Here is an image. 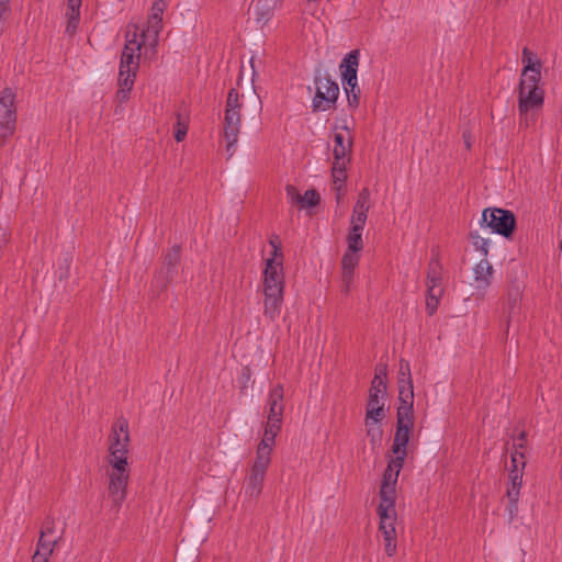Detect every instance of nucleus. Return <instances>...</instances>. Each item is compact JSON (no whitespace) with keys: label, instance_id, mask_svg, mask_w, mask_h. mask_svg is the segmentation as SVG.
I'll list each match as a JSON object with an SVG mask.
<instances>
[{"label":"nucleus","instance_id":"21","mask_svg":"<svg viewBox=\"0 0 562 562\" xmlns=\"http://www.w3.org/2000/svg\"><path fill=\"white\" fill-rule=\"evenodd\" d=\"M474 285L479 290L486 289L491 284L493 267L485 258H481L473 268Z\"/></svg>","mask_w":562,"mask_h":562},{"label":"nucleus","instance_id":"32","mask_svg":"<svg viewBox=\"0 0 562 562\" xmlns=\"http://www.w3.org/2000/svg\"><path fill=\"white\" fill-rule=\"evenodd\" d=\"M355 284V271L341 270V292L347 295Z\"/></svg>","mask_w":562,"mask_h":562},{"label":"nucleus","instance_id":"26","mask_svg":"<svg viewBox=\"0 0 562 562\" xmlns=\"http://www.w3.org/2000/svg\"><path fill=\"white\" fill-rule=\"evenodd\" d=\"M286 192L291 195L292 200L302 203L305 206L312 207L318 204L319 195L315 190H307L303 195L295 194V190L293 187H288Z\"/></svg>","mask_w":562,"mask_h":562},{"label":"nucleus","instance_id":"30","mask_svg":"<svg viewBox=\"0 0 562 562\" xmlns=\"http://www.w3.org/2000/svg\"><path fill=\"white\" fill-rule=\"evenodd\" d=\"M470 238L472 240L473 247L476 251L480 252L482 258H487L488 249H490V240L480 236L476 232H472L470 234Z\"/></svg>","mask_w":562,"mask_h":562},{"label":"nucleus","instance_id":"10","mask_svg":"<svg viewBox=\"0 0 562 562\" xmlns=\"http://www.w3.org/2000/svg\"><path fill=\"white\" fill-rule=\"evenodd\" d=\"M413 426L414 407L398 406L396 413V428L392 443V456L405 460Z\"/></svg>","mask_w":562,"mask_h":562},{"label":"nucleus","instance_id":"25","mask_svg":"<svg viewBox=\"0 0 562 562\" xmlns=\"http://www.w3.org/2000/svg\"><path fill=\"white\" fill-rule=\"evenodd\" d=\"M274 2L270 0H255L254 12L257 22H266L270 19L276 9H278Z\"/></svg>","mask_w":562,"mask_h":562},{"label":"nucleus","instance_id":"35","mask_svg":"<svg viewBox=\"0 0 562 562\" xmlns=\"http://www.w3.org/2000/svg\"><path fill=\"white\" fill-rule=\"evenodd\" d=\"M187 125L182 124L180 120L177 122V128L175 133V138L177 142H182L187 135Z\"/></svg>","mask_w":562,"mask_h":562},{"label":"nucleus","instance_id":"18","mask_svg":"<svg viewBox=\"0 0 562 562\" xmlns=\"http://www.w3.org/2000/svg\"><path fill=\"white\" fill-rule=\"evenodd\" d=\"M398 400L401 403L400 406L414 407V387L411 376V366L405 359L400 360Z\"/></svg>","mask_w":562,"mask_h":562},{"label":"nucleus","instance_id":"39","mask_svg":"<svg viewBox=\"0 0 562 562\" xmlns=\"http://www.w3.org/2000/svg\"><path fill=\"white\" fill-rule=\"evenodd\" d=\"M342 86H344V90H345L346 94L360 93V89L358 87V80L351 87L348 86L347 83L342 85Z\"/></svg>","mask_w":562,"mask_h":562},{"label":"nucleus","instance_id":"40","mask_svg":"<svg viewBox=\"0 0 562 562\" xmlns=\"http://www.w3.org/2000/svg\"><path fill=\"white\" fill-rule=\"evenodd\" d=\"M50 555L35 552L32 558V562H49Z\"/></svg>","mask_w":562,"mask_h":562},{"label":"nucleus","instance_id":"17","mask_svg":"<svg viewBox=\"0 0 562 562\" xmlns=\"http://www.w3.org/2000/svg\"><path fill=\"white\" fill-rule=\"evenodd\" d=\"M526 447V434L521 431L513 440V447L510 452L512 469L509 472V480L513 490L521 487L522 470L526 465L525 450Z\"/></svg>","mask_w":562,"mask_h":562},{"label":"nucleus","instance_id":"7","mask_svg":"<svg viewBox=\"0 0 562 562\" xmlns=\"http://www.w3.org/2000/svg\"><path fill=\"white\" fill-rule=\"evenodd\" d=\"M370 210V191L363 188L353 205L352 214L350 217L348 234H347V248L352 252L363 250L362 232L364 229L368 213Z\"/></svg>","mask_w":562,"mask_h":562},{"label":"nucleus","instance_id":"6","mask_svg":"<svg viewBox=\"0 0 562 562\" xmlns=\"http://www.w3.org/2000/svg\"><path fill=\"white\" fill-rule=\"evenodd\" d=\"M241 99L243 95H240L236 89L229 90L224 114V139L228 158H231L237 149L238 136L241 128Z\"/></svg>","mask_w":562,"mask_h":562},{"label":"nucleus","instance_id":"13","mask_svg":"<svg viewBox=\"0 0 562 562\" xmlns=\"http://www.w3.org/2000/svg\"><path fill=\"white\" fill-rule=\"evenodd\" d=\"M273 447L274 445L272 443L259 442L256 460L245 480L247 490L260 491L262 488L265 475L271 462Z\"/></svg>","mask_w":562,"mask_h":562},{"label":"nucleus","instance_id":"44","mask_svg":"<svg viewBox=\"0 0 562 562\" xmlns=\"http://www.w3.org/2000/svg\"><path fill=\"white\" fill-rule=\"evenodd\" d=\"M250 65H251V68L254 69L255 68V57L250 58Z\"/></svg>","mask_w":562,"mask_h":562},{"label":"nucleus","instance_id":"36","mask_svg":"<svg viewBox=\"0 0 562 562\" xmlns=\"http://www.w3.org/2000/svg\"><path fill=\"white\" fill-rule=\"evenodd\" d=\"M56 531L54 521H46L41 530V536L45 538H50Z\"/></svg>","mask_w":562,"mask_h":562},{"label":"nucleus","instance_id":"38","mask_svg":"<svg viewBox=\"0 0 562 562\" xmlns=\"http://www.w3.org/2000/svg\"><path fill=\"white\" fill-rule=\"evenodd\" d=\"M341 164H334V172L333 176L335 178V181H342L345 179V172L341 169Z\"/></svg>","mask_w":562,"mask_h":562},{"label":"nucleus","instance_id":"19","mask_svg":"<svg viewBox=\"0 0 562 562\" xmlns=\"http://www.w3.org/2000/svg\"><path fill=\"white\" fill-rule=\"evenodd\" d=\"M359 67V52L357 49L348 53L340 63L342 85L352 86L358 80L357 72Z\"/></svg>","mask_w":562,"mask_h":562},{"label":"nucleus","instance_id":"5","mask_svg":"<svg viewBox=\"0 0 562 562\" xmlns=\"http://www.w3.org/2000/svg\"><path fill=\"white\" fill-rule=\"evenodd\" d=\"M283 386L281 384H277L270 389L263 414L266 416V423L263 428V435L260 441L268 443H276V437L281 430L282 420H283V412H284V402H283Z\"/></svg>","mask_w":562,"mask_h":562},{"label":"nucleus","instance_id":"22","mask_svg":"<svg viewBox=\"0 0 562 562\" xmlns=\"http://www.w3.org/2000/svg\"><path fill=\"white\" fill-rule=\"evenodd\" d=\"M521 60L524 64L521 78L535 76V79L541 78V61L537 55L529 48L522 49Z\"/></svg>","mask_w":562,"mask_h":562},{"label":"nucleus","instance_id":"37","mask_svg":"<svg viewBox=\"0 0 562 562\" xmlns=\"http://www.w3.org/2000/svg\"><path fill=\"white\" fill-rule=\"evenodd\" d=\"M10 12V0H0V20H5Z\"/></svg>","mask_w":562,"mask_h":562},{"label":"nucleus","instance_id":"16","mask_svg":"<svg viewBox=\"0 0 562 562\" xmlns=\"http://www.w3.org/2000/svg\"><path fill=\"white\" fill-rule=\"evenodd\" d=\"M14 93L11 89H4L0 97V140L11 136L15 130L16 114L14 106Z\"/></svg>","mask_w":562,"mask_h":562},{"label":"nucleus","instance_id":"29","mask_svg":"<svg viewBox=\"0 0 562 562\" xmlns=\"http://www.w3.org/2000/svg\"><path fill=\"white\" fill-rule=\"evenodd\" d=\"M59 539H60V536H57V537L50 539V538H45L40 535V539L37 541L35 552L52 555L54 548L57 546Z\"/></svg>","mask_w":562,"mask_h":562},{"label":"nucleus","instance_id":"9","mask_svg":"<svg viewBox=\"0 0 562 562\" xmlns=\"http://www.w3.org/2000/svg\"><path fill=\"white\" fill-rule=\"evenodd\" d=\"M385 401V396L369 394L366 404L364 427L372 448L379 447L382 442L381 424L386 417Z\"/></svg>","mask_w":562,"mask_h":562},{"label":"nucleus","instance_id":"27","mask_svg":"<svg viewBox=\"0 0 562 562\" xmlns=\"http://www.w3.org/2000/svg\"><path fill=\"white\" fill-rule=\"evenodd\" d=\"M522 297V288L519 283L512 284L506 293V305L508 308V317L510 318L515 314V310L518 306Z\"/></svg>","mask_w":562,"mask_h":562},{"label":"nucleus","instance_id":"8","mask_svg":"<svg viewBox=\"0 0 562 562\" xmlns=\"http://www.w3.org/2000/svg\"><path fill=\"white\" fill-rule=\"evenodd\" d=\"M396 494H381L378 506V515L380 518V531L384 539V550L389 557L396 552Z\"/></svg>","mask_w":562,"mask_h":562},{"label":"nucleus","instance_id":"31","mask_svg":"<svg viewBox=\"0 0 562 562\" xmlns=\"http://www.w3.org/2000/svg\"><path fill=\"white\" fill-rule=\"evenodd\" d=\"M180 260V249L179 247H172L165 256L164 265L167 268V273H171V271L177 267Z\"/></svg>","mask_w":562,"mask_h":562},{"label":"nucleus","instance_id":"24","mask_svg":"<svg viewBox=\"0 0 562 562\" xmlns=\"http://www.w3.org/2000/svg\"><path fill=\"white\" fill-rule=\"evenodd\" d=\"M82 0H67V25L66 33L72 35L76 33L79 20H80V8Z\"/></svg>","mask_w":562,"mask_h":562},{"label":"nucleus","instance_id":"20","mask_svg":"<svg viewBox=\"0 0 562 562\" xmlns=\"http://www.w3.org/2000/svg\"><path fill=\"white\" fill-rule=\"evenodd\" d=\"M404 459L392 456L385 469L380 492L393 490L397 482L398 474L403 468Z\"/></svg>","mask_w":562,"mask_h":562},{"label":"nucleus","instance_id":"2","mask_svg":"<svg viewBox=\"0 0 562 562\" xmlns=\"http://www.w3.org/2000/svg\"><path fill=\"white\" fill-rule=\"evenodd\" d=\"M128 423L124 418L117 419L109 437V463L111 465L110 488L112 492H125L128 481Z\"/></svg>","mask_w":562,"mask_h":562},{"label":"nucleus","instance_id":"34","mask_svg":"<svg viewBox=\"0 0 562 562\" xmlns=\"http://www.w3.org/2000/svg\"><path fill=\"white\" fill-rule=\"evenodd\" d=\"M518 495L519 494H507V513L509 520H513L518 512Z\"/></svg>","mask_w":562,"mask_h":562},{"label":"nucleus","instance_id":"15","mask_svg":"<svg viewBox=\"0 0 562 562\" xmlns=\"http://www.w3.org/2000/svg\"><path fill=\"white\" fill-rule=\"evenodd\" d=\"M427 297L426 310L432 315L439 305V301L443 294L442 277L438 261H431L427 273Z\"/></svg>","mask_w":562,"mask_h":562},{"label":"nucleus","instance_id":"11","mask_svg":"<svg viewBox=\"0 0 562 562\" xmlns=\"http://www.w3.org/2000/svg\"><path fill=\"white\" fill-rule=\"evenodd\" d=\"M315 95L312 100L313 112H325L330 110L339 95L338 83L326 72H318L314 78Z\"/></svg>","mask_w":562,"mask_h":562},{"label":"nucleus","instance_id":"1","mask_svg":"<svg viewBox=\"0 0 562 562\" xmlns=\"http://www.w3.org/2000/svg\"><path fill=\"white\" fill-rule=\"evenodd\" d=\"M271 257L266 260L262 273L263 315L276 321L282 311L284 296L283 254L278 236L269 240Z\"/></svg>","mask_w":562,"mask_h":562},{"label":"nucleus","instance_id":"23","mask_svg":"<svg viewBox=\"0 0 562 562\" xmlns=\"http://www.w3.org/2000/svg\"><path fill=\"white\" fill-rule=\"evenodd\" d=\"M334 157L336 164L345 165L346 157L351 147V138L348 130L346 128V135L342 133H336L334 136Z\"/></svg>","mask_w":562,"mask_h":562},{"label":"nucleus","instance_id":"43","mask_svg":"<svg viewBox=\"0 0 562 562\" xmlns=\"http://www.w3.org/2000/svg\"><path fill=\"white\" fill-rule=\"evenodd\" d=\"M508 0H495L496 5H504Z\"/></svg>","mask_w":562,"mask_h":562},{"label":"nucleus","instance_id":"28","mask_svg":"<svg viewBox=\"0 0 562 562\" xmlns=\"http://www.w3.org/2000/svg\"><path fill=\"white\" fill-rule=\"evenodd\" d=\"M360 258H361L360 251L352 252L351 250H345L342 258H341V262H340L341 270L356 271V268L359 265Z\"/></svg>","mask_w":562,"mask_h":562},{"label":"nucleus","instance_id":"12","mask_svg":"<svg viewBox=\"0 0 562 562\" xmlns=\"http://www.w3.org/2000/svg\"><path fill=\"white\" fill-rule=\"evenodd\" d=\"M166 8L167 0H155L153 2L146 25L139 34L140 37H144L145 54L148 50L156 54L159 34L162 29V15Z\"/></svg>","mask_w":562,"mask_h":562},{"label":"nucleus","instance_id":"33","mask_svg":"<svg viewBox=\"0 0 562 562\" xmlns=\"http://www.w3.org/2000/svg\"><path fill=\"white\" fill-rule=\"evenodd\" d=\"M369 394L386 396V384L382 376H373Z\"/></svg>","mask_w":562,"mask_h":562},{"label":"nucleus","instance_id":"3","mask_svg":"<svg viewBox=\"0 0 562 562\" xmlns=\"http://www.w3.org/2000/svg\"><path fill=\"white\" fill-rule=\"evenodd\" d=\"M125 37V45L119 67V89L116 92V98L122 103L130 98L139 68L140 50L145 46L144 37L139 36L136 26H134L133 31L127 30Z\"/></svg>","mask_w":562,"mask_h":562},{"label":"nucleus","instance_id":"4","mask_svg":"<svg viewBox=\"0 0 562 562\" xmlns=\"http://www.w3.org/2000/svg\"><path fill=\"white\" fill-rule=\"evenodd\" d=\"M535 76L520 78L518 87V112L520 124L528 126L543 105L544 92Z\"/></svg>","mask_w":562,"mask_h":562},{"label":"nucleus","instance_id":"41","mask_svg":"<svg viewBox=\"0 0 562 562\" xmlns=\"http://www.w3.org/2000/svg\"><path fill=\"white\" fill-rule=\"evenodd\" d=\"M360 93L347 94L348 104L350 106H358Z\"/></svg>","mask_w":562,"mask_h":562},{"label":"nucleus","instance_id":"42","mask_svg":"<svg viewBox=\"0 0 562 562\" xmlns=\"http://www.w3.org/2000/svg\"><path fill=\"white\" fill-rule=\"evenodd\" d=\"M385 375H386L385 368L381 367V368L375 369L374 376H382V379L384 380Z\"/></svg>","mask_w":562,"mask_h":562},{"label":"nucleus","instance_id":"14","mask_svg":"<svg viewBox=\"0 0 562 562\" xmlns=\"http://www.w3.org/2000/svg\"><path fill=\"white\" fill-rule=\"evenodd\" d=\"M515 216L513 212L503 209H485L482 213L481 226L490 228L504 237H509L515 228Z\"/></svg>","mask_w":562,"mask_h":562}]
</instances>
